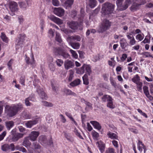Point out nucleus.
I'll use <instances>...</instances> for the list:
<instances>
[{
    "label": "nucleus",
    "instance_id": "1",
    "mask_svg": "<svg viewBox=\"0 0 153 153\" xmlns=\"http://www.w3.org/2000/svg\"><path fill=\"white\" fill-rule=\"evenodd\" d=\"M101 16L104 17H109L110 14L113 13L114 5L108 2H106L102 5Z\"/></svg>",
    "mask_w": 153,
    "mask_h": 153
},
{
    "label": "nucleus",
    "instance_id": "2",
    "mask_svg": "<svg viewBox=\"0 0 153 153\" xmlns=\"http://www.w3.org/2000/svg\"><path fill=\"white\" fill-rule=\"evenodd\" d=\"M7 111V115L9 117H12L15 116L19 111L23 109V105L20 103L12 106L6 105L5 107Z\"/></svg>",
    "mask_w": 153,
    "mask_h": 153
},
{
    "label": "nucleus",
    "instance_id": "3",
    "mask_svg": "<svg viewBox=\"0 0 153 153\" xmlns=\"http://www.w3.org/2000/svg\"><path fill=\"white\" fill-rule=\"evenodd\" d=\"M67 47L65 45L62 44L60 47L56 48L54 49L55 54L56 55L61 56L65 59L68 58L69 55L66 51V48Z\"/></svg>",
    "mask_w": 153,
    "mask_h": 153
},
{
    "label": "nucleus",
    "instance_id": "4",
    "mask_svg": "<svg viewBox=\"0 0 153 153\" xmlns=\"http://www.w3.org/2000/svg\"><path fill=\"white\" fill-rule=\"evenodd\" d=\"M111 25V23L108 20L105 19L103 20L100 26L98 31L100 33H103L109 29Z\"/></svg>",
    "mask_w": 153,
    "mask_h": 153
},
{
    "label": "nucleus",
    "instance_id": "5",
    "mask_svg": "<svg viewBox=\"0 0 153 153\" xmlns=\"http://www.w3.org/2000/svg\"><path fill=\"white\" fill-rule=\"evenodd\" d=\"M67 24L72 29L76 30L78 29L81 30L82 29V22L79 23L77 22L71 21L67 22Z\"/></svg>",
    "mask_w": 153,
    "mask_h": 153
},
{
    "label": "nucleus",
    "instance_id": "6",
    "mask_svg": "<svg viewBox=\"0 0 153 153\" xmlns=\"http://www.w3.org/2000/svg\"><path fill=\"white\" fill-rule=\"evenodd\" d=\"M25 35L24 34H20L16 40L17 43L16 44V47L17 49L22 46L23 43L25 40Z\"/></svg>",
    "mask_w": 153,
    "mask_h": 153
},
{
    "label": "nucleus",
    "instance_id": "7",
    "mask_svg": "<svg viewBox=\"0 0 153 153\" xmlns=\"http://www.w3.org/2000/svg\"><path fill=\"white\" fill-rule=\"evenodd\" d=\"M88 74L90 75L91 73V66L89 65L84 64L80 68V72L81 73L83 74L85 72V69Z\"/></svg>",
    "mask_w": 153,
    "mask_h": 153
},
{
    "label": "nucleus",
    "instance_id": "8",
    "mask_svg": "<svg viewBox=\"0 0 153 153\" xmlns=\"http://www.w3.org/2000/svg\"><path fill=\"white\" fill-rule=\"evenodd\" d=\"M1 149L3 151L6 152L10 149L11 151L15 150V146L13 143H11L10 145L8 144H5L1 146Z\"/></svg>",
    "mask_w": 153,
    "mask_h": 153
},
{
    "label": "nucleus",
    "instance_id": "9",
    "mask_svg": "<svg viewBox=\"0 0 153 153\" xmlns=\"http://www.w3.org/2000/svg\"><path fill=\"white\" fill-rule=\"evenodd\" d=\"M39 134V133L38 131H32L28 136L30 140L32 141H35L36 140Z\"/></svg>",
    "mask_w": 153,
    "mask_h": 153
},
{
    "label": "nucleus",
    "instance_id": "10",
    "mask_svg": "<svg viewBox=\"0 0 153 153\" xmlns=\"http://www.w3.org/2000/svg\"><path fill=\"white\" fill-rule=\"evenodd\" d=\"M33 149L35 151V153H40L42 151V149L41 146L37 142L32 143Z\"/></svg>",
    "mask_w": 153,
    "mask_h": 153
},
{
    "label": "nucleus",
    "instance_id": "11",
    "mask_svg": "<svg viewBox=\"0 0 153 153\" xmlns=\"http://www.w3.org/2000/svg\"><path fill=\"white\" fill-rule=\"evenodd\" d=\"M39 119L36 118L33 120L28 121L26 122L25 125L27 128H31L33 126L37 124L38 122Z\"/></svg>",
    "mask_w": 153,
    "mask_h": 153
},
{
    "label": "nucleus",
    "instance_id": "12",
    "mask_svg": "<svg viewBox=\"0 0 153 153\" xmlns=\"http://www.w3.org/2000/svg\"><path fill=\"white\" fill-rule=\"evenodd\" d=\"M53 9V13L56 15L61 17L64 15L65 11L62 8L60 7H55Z\"/></svg>",
    "mask_w": 153,
    "mask_h": 153
},
{
    "label": "nucleus",
    "instance_id": "13",
    "mask_svg": "<svg viewBox=\"0 0 153 153\" xmlns=\"http://www.w3.org/2000/svg\"><path fill=\"white\" fill-rule=\"evenodd\" d=\"M9 6L10 9L12 12H15L18 11V4L16 2H10L9 3Z\"/></svg>",
    "mask_w": 153,
    "mask_h": 153
},
{
    "label": "nucleus",
    "instance_id": "14",
    "mask_svg": "<svg viewBox=\"0 0 153 153\" xmlns=\"http://www.w3.org/2000/svg\"><path fill=\"white\" fill-rule=\"evenodd\" d=\"M37 91L40 98L42 99L47 100L48 98L47 95L44 92L43 89L39 87L37 88Z\"/></svg>",
    "mask_w": 153,
    "mask_h": 153
},
{
    "label": "nucleus",
    "instance_id": "15",
    "mask_svg": "<svg viewBox=\"0 0 153 153\" xmlns=\"http://www.w3.org/2000/svg\"><path fill=\"white\" fill-rule=\"evenodd\" d=\"M48 18L53 21L58 25H61L63 23V21L59 18H57L53 15H50L48 16Z\"/></svg>",
    "mask_w": 153,
    "mask_h": 153
},
{
    "label": "nucleus",
    "instance_id": "16",
    "mask_svg": "<svg viewBox=\"0 0 153 153\" xmlns=\"http://www.w3.org/2000/svg\"><path fill=\"white\" fill-rule=\"evenodd\" d=\"M25 134H26V133H21L17 132L16 134L12 136V140L14 142H17L19 139L22 138L24 135Z\"/></svg>",
    "mask_w": 153,
    "mask_h": 153
},
{
    "label": "nucleus",
    "instance_id": "17",
    "mask_svg": "<svg viewBox=\"0 0 153 153\" xmlns=\"http://www.w3.org/2000/svg\"><path fill=\"white\" fill-rule=\"evenodd\" d=\"M74 65L73 62L71 60L67 59L64 62V67L65 69L67 70L73 68Z\"/></svg>",
    "mask_w": 153,
    "mask_h": 153
},
{
    "label": "nucleus",
    "instance_id": "18",
    "mask_svg": "<svg viewBox=\"0 0 153 153\" xmlns=\"http://www.w3.org/2000/svg\"><path fill=\"white\" fill-rule=\"evenodd\" d=\"M81 39V37L78 35L69 36L67 38L68 42H72L73 41L79 42Z\"/></svg>",
    "mask_w": 153,
    "mask_h": 153
},
{
    "label": "nucleus",
    "instance_id": "19",
    "mask_svg": "<svg viewBox=\"0 0 153 153\" xmlns=\"http://www.w3.org/2000/svg\"><path fill=\"white\" fill-rule=\"evenodd\" d=\"M131 33H133V32H132L131 33H129L128 34L127 33V34L126 35V36L128 39L130 40L129 42V44L131 45H133L136 44V41H135L134 37L133 36H131L132 35V34Z\"/></svg>",
    "mask_w": 153,
    "mask_h": 153
},
{
    "label": "nucleus",
    "instance_id": "20",
    "mask_svg": "<svg viewBox=\"0 0 153 153\" xmlns=\"http://www.w3.org/2000/svg\"><path fill=\"white\" fill-rule=\"evenodd\" d=\"M120 46L125 51L127 50L126 49L128 45V44L126 41V40L124 38H122L120 40Z\"/></svg>",
    "mask_w": 153,
    "mask_h": 153
},
{
    "label": "nucleus",
    "instance_id": "21",
    "mask_svg": "<svg viewBox=\"0 0 153 153\" xmlns=\"http://www.w3.org/2000/svg\"><path fill=\"white\" fill-rule=\"evenodd\" d=\"M25 56H26L25 60L27 63V64H30L32 65V67L34 66L35 61L34 58L33 54H32V56L31 57V60L30 61V58L29 57H27L26 55H25Z\"/></svg>",
    "mask_w": 153,
    "mask_h": 153
},
{
    "label": "nucleus",
    "instance_id": "22",
    "mask_svg": "<svg viewBox=\"0 0 153 153\" xmlns=\"http://www.w3.org/2000/svg\"><path fill=\"white\" fill-rule=\"evenodd\" d=\"M131 3V1L130 0H126L125 1L123 4L122 5L121 8H120V10H126Z\"/></svg>",
    "mask_w": 153,
    "mask_h": 153
},
{
    "label": "nucleus",
    "instance_id": "23",
    "mask_svg": "<svg viewBox=\"0 0 153 153\" xmlns=\"http://www.w3.org/2000/svg\"><path fill=\"white\" fill-rule=\"evenodd\" d=\"M29 138L28 137L24 138L22 142V145L26 148L30 146L31 144V143L29 141Z\"/></svg>",
    "mask_w": 153,
    "mask_h": 153
},
{
    "label": "nucleus",
    "instance_id": "24",
    "mask_svg": "<svg viewBox=\"0 0 153 153\" xmlns=\"http://www.w3.org/2000/svg\"><path fill=\"white\" fill-rule=\"evenodd\" d=\"M40 142L42 145H46L47 143V140L46 137L44 135H41L39 137Z\"/></svg>",
    "mask_w": 153,
    "mask_h": 153
},
{
    "label": "nucleus",
    "instance_id": "25",
    "mask_svg": "<svg viewBox=\"0 0 153 153\" xmlns=\"http://www.w3.org/2000/svg\"><path fill=\"white\" fill-rule=\"evenodd\" d=\"M98 146L101 152L102 153L104 151L105 145L104 143L101 141H99L97 142Z\"/></svg>",
    "mask_w": 153,
    "mask_h": 153
},
{
    "label": "nucleus",
    "instance_id": "26",
    "mask_svg": "<svg viewBox=\"0 0 153 153\" xmlns=\"http://www.w3.org/2000/svg\"><path fill=\"white\" fill-rule=\"evenodd\" d=\"M107 135L108 137L111 139L118 140V137L117 134L115 133L111 132H108Z\"/></svg>",
    "mask_w": 153,
    "mask_h": 153
},
{
    "label": "nucleus",
    "instance_id": "27",
    "mask_svg": "<svg viewBox=\"0 0 153 153\" xmlns=\"http://www.w3.org/2000/svg\"><path fill=\"white\" fill-rule=\"evenodd\" d=\"M72 47L75 49H79L80 46V44L78 42H68Z\"/></svg>",
    "mask_w": 153,
    "mask_h": 153
},
{
    "label": "nucleus",
    "instance_id": "28",
    "mask_svg": "<svg viewBox=\"0 0 153 153\" xmlns=\"http://www.w3.org/2000/svg\"><path fill=\"white\" fill-rule=\"evenodd\" d=\"M74 0H67L63 4V5L66 8L71 7L74 2Z\"/></svg>",
    "mask_w": 153,
    "mask_h": 153
},
{
    "label": "nucleus",
    "instance_id": "29",
    "mask_svg": "<svg viewBox=\"0 0 153 153\" xmlns=\"http://www.w3.org/2000/svg\"><path fill=\"white\" fill-rule=\"evenodd\" d=\"M5 124L7 129L9 130L14 126V122L12 121H7Z\"/></svg>",
    "mask_w": 153,
    "mask_h": 153
},
{
    "label": "nucleus",
    "instance_id": "30",
    "mask_svg": "<svg viewBox=\"0 0 153 153\" xmlns=\"http://www.w3.org/2000/svg\"><path fill=\"white\" fill-rule=\"evenodd\" d=\"M63 91L67 95H72L74 96H76V94L75 93L72 92L71 90L67 88L64 89Z\"/></svg>",
    "mask_w": 153,
    "mask_h": 153
},
{
    "label": "nucleus",
    "instance_id": "31",
    "mask_svg": "<svg viewBox=\"0 0 153 153\" xmlns=\"http://www.w3.org/2000/svg\"><path fill=\"white\" fill-rule=\"evenodd\" d=\"M90 123L93 125L94 128L100 130L101 127L99 123L96 121H91Z\"/></svg>",
    "mask_w": 153,
    "mask_h": 153
},
{
    "label": "nucleus",
    "instance_id": "32",
    "mask_svg": "<svg viewBox=\"0 0 153 153\" xmlns=\"http://www.w3.org/2000/svg\"><path fill=\"white\" fill-rule=\"evenodd\" d=\"M80 82V80L79 79H77L70 83V85L72 87H75L79 85Z\"/></svg>",
    "mask_w": 153,
    "mask_h": 153
},
{
    "label": "nucleus",
    "instance_id": "33",
    "mask_svg": "<svg viewBox=\"0 0 153 153\" xmlns=\"http://www.w3.org/2000/svg\"><path fill=\"white\" fill-rule=\"evenodd\" d=\"M140 5L139 3H134L130 7L131 10L132 11H135L139 9V6Z\"/></svg>",
    "mask_w": 153,
    "mask_h": 153
},
{
    "label": "nucleus",
    "instance_id": "34",
    "mask_svg": "<svg viewBox=\"0 0 153 153\" xmlns=\"http://www.w3.org/2000/svg\"><path fill=\"white\" fill-rule=\"evenodd\" d=\"M17 150H19L20 152H23L26 153L27 152L26 149L23 146H20L19 145H17L16 146L15 149Z\"/></svg>",
    "mask_w": 153,
    "mask_h": 153
},
{
    "label": "nucleus",
    "instance_id": "35",
    "mask_svg": "<svg viewBox=\"0 0 153 153\" xmlns=\"http://www.w3.org/2000/svg\"><path fill=\"white\" fill-rule=\"evenodd\" d=\"M113 100V99L111 98V100H110L108 101L107 105L108 107L111 109H113L115 107V105H114L113 104V102L112 101Z\"/></svg>",
    "mask_w": 153,
    "mask_h": 153
},
{
    "label": "nucleus",
    "instance_id": "36",
    "mask_svg": "<svg viewBox=\"0 0 153 153\" xmlns=\"http://www.w3.org/2000/svg\"><path fill=\"white\" fill-rule=\"evenodd\" d=\"M112 97L109 95H105L103 96L102 98V100L103 102H105L106 101L108 102L110 100H111Z\"/></svg>",
    "mask_w": 153,
    "mask_h": 153
},
{
    "label": "nucleus",
    "instance_id": "37",
    "mask_svg": "<svg viewBox=\"0 0 153 153\" xmlns=\"http://www.w3.org/2000/svg\"><path fill=\"white\" fill-rule=\"evenodd\" d=\"M83 81V84L85 85H88L89 84V80L88 75L85 74L82 77Z\"/></svg>",
    "mask_w": 153,
    "mask_h": 153
},
{
    "label": "nucleus",
    "instance_id": "38",
    "mask_svg": "<svg viewBox=\"0 0 153 153\" xmlns=\"http://www.w3.org/2000/svg\"><path fill=\"white\" fill-rule=\"evenodd\" d=\"M64 134V136L69 141L72 142L74 141V139L72 137L70 136L69 134H67L65 132H63Z\"/></svg>",
    "mask_w": 153,
    "mask_h": 153
},
{
    "label": "nucleus",
    "instance_id": "39",
    "mask_svg": "<svg viewBox=\"0 0 153 153\" xmlns=\"http://www.w3.org/2000/svg\"><path fill=\"white\" fill-rule=\"evenodd\" d=\"M140 77L138 74L136 75L132 79V81L136 84L140 82Z\"/></svg>",
    "mask_w": 153,
    "mask_h": 153
},
{
    "label": "nucleus",
    "instance_id": "40",
    "mask_svg": "<svg viewBox=\"0 0 153 153\" xmlns=\"http://www.w3.org/2000/svg\"><path fill=\"white\" fill-rule=\"evenodd\" d=\"M96 0H89V5L91 8L94 7L97 4Z\"/></svg>",
    "mask_w": 153,
    "mask_h": 153
},
{
    "label": "nucleus",
    "instance_id": "41",
    "mask_svg": "<svg viewBox=\"0 0 153 153\" xmlns=\"http://www.w3.org/2000/svg\"><path fill=\"white\" fill-rule=\"evenodd\" d=\"M32 98L30 97L26 98L25 100V104L27 106H30L31 105V103L29 102V100H31Z\"/></svg>",
    "mask_w": 153,
    "mask_h": 153
},
{
    "label": "nucleus",
    "instance_id": "42",
    "mask_svg": "<svg viewBox=\"0 0 153 153\" xmlns=\"http://www.w3.org/2000/svg\"><path fill=\"white\" fill-rule=\"evenodd\" d=\"M1 37L2 40L4 42L7 43L8 42V39L7 38L5 34L3 32L1 33Z\"/></svg>",
    "mask_w": 153,
    "mask_h": 153
},
{
    "label": "nucleus",
    "instance_id": "43",
    "mask_svg": "<svg viewBox=\"0 0 153 153\" xmlns=\"http://www.w3.org/2000/svg\"><path fill=\"white\" fill-rule=\"evenodd\" d=\"M42 102L43 105L46 107H51L53 106V104L52 103L48 102L46 101H42Z\"/></svg>",
    "mask_w": 153,
    "mask_h": 153
},
{
    "label": "nucleus",
    "instance_id": "44",
    "mask_svg": "<svg viewBox=\"0 0 153 153\" xmlns=\"http://www.w3.org/2000/svg\"><path fill=\"white\" fill-rule=\"evenodd\" d=\"M137 85V90L140 91L141 92L142 90V86L143 85V83L141 82H137L136 84Z\"/></svg>",
    "mask_w": 153,
    "mask_h": 153
},
{
    "label": "nucleus",
    "instance_id": "45",
    "mask_svg": "<svg viewBox=\"0 0 153 153\" xmlns=\"http://www.w3.org/2000/svg\"><path fill=\"white\" fill-rule=\"evenodd\" d=\"M56 40L59 43H61L62 41L59 33L57 32L56 33Z\"/></svg>",
    "mask_w": 153,
    "mask_h": 153
},
{
    "label": "nucleus",
    "instance_id": "46",
    "mask_svg": "<svg viewBox=\"0 0 153 153\" xmlns=\"http://www.w3.org/2000/svg\"><path fill=\"white\" fill-rule=\"evenodd\" d=\"M22 116L25 119H30L31 117V115L28 113L25 112H24L23 113Z\"/></svg>",
    "mask_w": 153,
    "mask_h": 153
},
{
    "label": "nucleus",
    "instance_id": "47",
    "mask_svg": "<svg viewBox=\"0 0 153 153\" xmlns=\"http://www.w3.org/2000/svg\"><path fill=\"white\" fill-rule=\"evenodd\" d=\"M57 65L59 67L62 66L63 64V61L61 59H58L56 61Z\"/></svg>",
    "mask_w": 153,
    "mask_h": 153
},
{
    "label": "nucleus",
    "instance_id": "48",
    "mask_svg": "<svg viewBox=\"0 0 153 153\" xmlns=\"http://www.w3.org/2000/svg\"><path fill=\"white\" fill-rule=\"evenodd\" d=\"M136 38L139 41H141L144 38V35L143 34L142 35L140 34H138L136 36Z\"/></svg>",
    "mask_w": 153,
    "mask_h": 153
},
{
    "label": "nucleus",
    "instance_id": "49",
    "mask_svg": "<svg viewBox=\"0 0 153 153\" xmlns=\"http://www.w3.org/2000/svg\"><path fill=\"white\" fill-rule=\"evenodd\" d=\"M143 89L144 91V93L145 94L146 96H147L149 94V92L148 90V87L144 86L143 88Z\"/></svg>",
    "mask_w": 153,
    "mask_h": 153
},
{
    "label": "nucleus",
    "instance_id": "50",
    "mask_svg": "<svg viewBox=\"0 0 153 153\" xmlns=\"http://www.w3.org/2000/svg\"><path fill=\"white\" fill-rule=\"evenodd\" d=\"M123 0H117L116 1V4L117 6L120 8H121L122 6V3Z\"/></svg>",
    "mask_w": 153,
    "mask_h": 153
},
{
    "label": "nucleus",
    "instance_id": "51",
    "mask_svg": "<svg viewBox=\"0 0 153 153\" xmlns=\"http://www.w3.org/2000/svg\"><path fill=\"white\" fill-rule=\"evenodd\" d=\"M70 51L71 53L72 54V55L73 57L75 59H77L78 58V55L76 53L75 51L72 49H70Z\"/></svg>",
    "mask_w": 153,
    "mask_h": 153
},
{
    "label": "nucleus",
    "instance_id": "52",
    "mask_svg": "<svg viewBox=\"0 0 153 153\" xmlns=\"http://www.w3.org/2000/svg\"><path fill=\"white\" fill-rule=\"evenodd\" d=\"M25 76H21L20 79V83L23 85H25Z\"/></svg>",
    "mask_w": 153,
    "mask_h": 153
},
{
    "label": "nucleus",
    "instance_id": "53",
    "mask_svg": "<svg viewBox=\"0 0 153 153\" xmlns=\"http://www.w3.org/2000/svg\"><path fill=\"white\" fill-rule=\"evenodd\" d=\"M142 55L145 56L146 57H151L153 58V56L150 54V53L147 52L143 53Z\"/></svg>",
    "mask_w": 153,
    "mask_h": 153
},
{
    "label": "nucleus",
    "instance_id": "54",
    "mask_svg": "<svg viewBox=\"0 0 153 153\" xmlns=\"http://www.w3.org/2000/svg\"><path fill=\"white\" fill-rule=\"evenodd\" d=\"M74 132L75 133V134L76 135H77V136H78L80 138L82 139H83L82 137L80 135L79 133L78 132V131L76 129V128H75L74 129Z\"/></svg>",
    "mask_w": 153,
    "mask_h": 153
},
{
    "label": "nucleus",
    "instance_id": "55",
    "mask_svg": "<svg viewBox=\"0 0 153 153\" xmlns=\"http://www.w3.org/2000/svg\"><path fill=\"white\" fill-rule=\"evenodd\" d=\"M53 4L55 6H58L59 3L58 0H52Z\"/></svg>",
    "mask_w": 153,
    "mask_h": 153
},
{
    "label": "nucleus",
    "instance_id": "56",
    "mask_svg": "<svg viewBox=\"0 0 153 153\" xmlns=\"http://www.w3.org/2000/svg\"><path fill=\"white\" fill-rule=\"evenodd\" d=\"M49 67L50 69L52 71H54L55 70V67L53 63H51L49 64Z\"/></svg>",
    "mask_w": 153,
    "mask_h": 153
},
{
    "label": "nucleus",
    "instance_id": "57",
    "mask_svg": "<svg viewBox=\"0 0 153 153\" xmlns=\"http://www.w3.org/2000/svg\"><path fill=\"white\" fill-rule=\"evenodd\" d=\"M6 134V132L5 131L3 132L0 135V141L3 139Z\"/></svg>",
    "mask_w": 153,
    "mask_h": 153
},
{
    "label": "nucleus",
    "instance_id": "58",
    "mask_svg": "<svg viewBox=\"0 0 153 153\" xmlns=\"http://www.w3.org/2000/svg\"><path fill=\"white\" fill-rule=\"evenodd\" d=\"M18 128L20 132H23L26 131V129L22 126H18Z\"/></svg>",
    "mask_w": 153,
    "mask_h": 153
},
{
    "label": "nucleus",
    "instance_id": "59",
    "mask_svg": "<svg viewBox=\"0 0 153 153\" xmlns=\"http://www.w3.org/2000/svg\"><path fill=\"white\" fill-rule=\"evenodd\" d=\"M127 55L126 54H123L122 56L121 57L120 59L122 62H124L127 58Z\"/></svg>",
    "mask_w": 153,
    "mask_h": 153
},
{
    "label": "nucleus",
    "instance_id": "60",
    "mask_svg": "<svg viewBox=\"0 0 153 153\" xmlns=\"http://www.w3.org/2000/svg\"><path fill=\"white\" fill-rule=\"evenodd\" d=\"M105 153H114V149L112 148H109L106 150Z\"/></svg>",
    "mask_w": 153,
    "mask_h": 153
},
{
    "label": "nucleus",
    "instance_id": "61",
    "mask_svg": "<svg viewBox=\"0 0 153 153\" xmlns=\"http://www.w3.org/2000/svg\"><path fill=\"white\" fill-rule=\"evenodd\" d=\"M48 33L49 36H51V37H53L54 36V32L52 29H51L49 30L48 31Z\"/></svg>",
    "mask_w": 153,
    "mask_h": 153
},
{
    "label": "nucleus",
    "instance_id": "62",
    "mask_svg": "<svg viewBox=\"0 0 153 153\" xmlns=\"http://www.w3.org/2000/svg\"><path fill=\"white\" fill-rule=\"evenodd\" d=\"M12 63L13 62L12 59H11L7 63V65L8 66L9 69H12L11 66Z\"/></svg>",
    "mask_w": 153,
    "mask_h": 153
},
{
    "label": "nucleus",
    "instance_id": "63",
    "mask_svg": "<svg viewBox=\"0 0 153 153\" xmlns=\"http://www.w3.org/2000/svg\"><path fill=\"white\" fill-rule=\"evenodd\" d=\"M60 117L61 119V121L63 123H65L66 121V120L65 118L64 117L62 114H60Z\"/></svg>",
    "mask_w": 153,
    "mask_h": 153
},
{
    "label": "nucleus",
    "instance_id": "64",
    "mask_svg": "<svg viewBox=\"0 0 153 153\" xmlns=\"http://www.w3.org/2000/svg\"><path fill=\"white\" fill-rule=\"evenodd\" d=\"M93 136L96 138H97L99 137V134L97 132L94 131L93 132Z\"/></svg>",
    "mask_w": 153,
    "mask_h": 153
}]
</instances>
